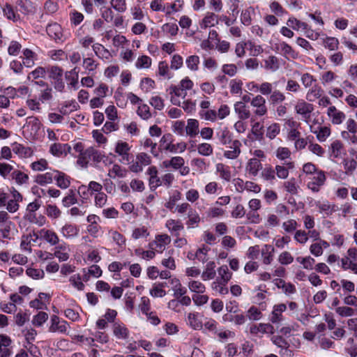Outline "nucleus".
Masks as SVG:
<instances>
[{
	"mask_svg": "<svg viewBox=\"0 0 357 357\" xmlns=\"http://www.w3.org/2000/svg\"><path fill=\"white\" fill-rule=\"evenodd\" d=\"M219 275L220 277L212 283V288L220 294L225 295L229 291L226 285L231 278L232 273L229 269H219Z\"/></svg>",
	"mask_w": 357,
	"mask_h": 357,
	"instance_id": "nucleus-1",
	"label": "nucleus"
},
{
	"mask_svg": "<svg viewBox=\"0 0 357 357\" xmlns=\"http://www.w3.org/2000/svg\"><path fill=\"white\" fill-rule=\"evenodd\" d=\"M295 112L301 116V120L308 126L311 124V115L314 111V105L307 102L303 99H299L294 106Z\"/></svg>",
	"mask_w": 357,
	"mask_h": 357,
	"instance_id": "nucleus-2",
	"label": "nucleus"
},
{
	"mask_svg": "<svg viewBox=\"0 0 357 357\" xmlns=\"http://www.w3.org/2000/svg\"><path fill=\"white\" fill-rule=\"evenodd\" d=\"M273 50L289 61L296 59L299 56L298 52L285 41L275 43Z\"/></svg>",
	"mask_w": 357,
	"mask_h": 357,
	"instance_id": "nucleus-3",
	"label": "nucleus"
},
{
	"mask_svg": "<svg viewBox=\"0 0 357 357\" xmlns=\"http://www.w3.org/2000/svg\"><path fill=\"white\" fill-rule=\"evenodd\" d=\"M23 200V196L15 188L11 187L9 189V195L6 201V208L10 213H15L20 208V202Z\"/></svg>",
	"mask_w": 357,
	"mask_h": 357,
	"instance_id": "nucleus-4",
	"label": "nucleus"
},
{
	"mask_svg": "<svg viewBox=\"0 0 357 357\" xmlns=\"http://www.w3.org/2000/svg\"><path fill=\"white\" fill-rule=\"evenodd\" d=\"M171 243V237L167 234H159L155 236L154 239L149 243L150 249L158 253H162Z\"/></svg>",
	"mask_w": 357,
	"mask_h": 357,
	"instance_id": "nucleus-5",
	"label": "nucleus"
},
{
	"mask_svg": "<svg viewBox=\"0 0 357 357\" xmlns=\"http://www.w3.org/2000/svg\"><path fill=\"white\" fill-rule=\"evenodd\" d=\"M307 179V188L313 192H318L321 187L324 185L326 176L324 171L319 170L314 174L308 176Z\"/></svg>",
	"mask_w": 357,
	"mask_h": 357,
	"instance_id": "nucleus-6",
	"label": "nucleus"
},
{
	"mask_svg": "<svg viewBox=\"0 0 357 357\" xmlns=\"http://www.w3.org/2000/svg\"><path fill=\"white\" fill-rule=\"evenodd\" d=\"M131 146L128 143L119 140L114 145V152L120 158L121 163H128L130 161V151Z\"/></svg>",
	"mask_w": 357,
	"mask_h": 357,
	"instance_id": "nucleus-7",
	"label": "nucleus"
},
{
	"mask_svg": "<svg viewBox=\"0 0 357 357\" xmlns=\"http://www.w3.org/2000/svg\"><path fill=\"white\" fill-rule=\"evenodd\" d=\"M69 327V324L57 315L53 314L51 317L50 326L49 327L50 332L66 334Z\"/></svg>",
	"mask_w": 357,
	"mask_h": 357,
	"instance_id": "nucleus-8",
	"label": "nucleus"
},
{
	"mask_svg": "<svg viewBox=\"0 0 357 357\" xmlns=\"http://www.w3.org/2000/svg\"><path fill=\"white\" fill-rule=\"evenodd\" d=\"M314 205L321 214L326 217H330L338 210L337 205L331 203L327 199L315 201Z\"/></svg>",
	"mask_w": 357,
	"mask_h": 357,
	"instance_id": "nucleus-9",
	"label": "nucleus"
},
{
	"mask_svg": "<svg viewBox=\"0 0 357 357\" xmlns=\"http://www.w3.org/2000/svg\"><path fill=\"white\" fill-rule=\"evenodd\" d=\"M36 233L38 239L45 241L51 246H56L60 243L59 236L52 229L43 228Z\"/></svg>",
	"mask_w": 357,
	"mask_h": 357,
	"instance_id": "nucleus-10",
	"label": "nucleus"
},
{
	"mask_svg": "<svg viewBox=\"0 0 357 357\" xmlns=\"http://www.w3.org/2000/svg\"><path fill=\"white\" fill-rule=\"evenodd\" d=\"M266 103V99L261 95H257L251 100L250 105L255 109V115L262 116L266 114L268 109Z\"/></svg>",
	"mask_w": 357,
	"mask_h": 357,
	"instance_id": "nucleus-11",
	"label": "nucleus"
},
{
	"mask_svg": "<svg viewBox=\"0 0 357 357\" xmlns=\"http://www.w3.org/2000/svg\"><path fill=\"white\" fill-rule=\"evenodd\" d=\"M114 336L118 340H127L130 336V331L127 326L121 321H116L112 325Z\"/></svg>",
	"mask_w": 357,
	"mask_h": 357,
	"instance_id": "nucleus-12",
	"label": "nucleus"
},
{
	"mask_svg": "<svg viewBox=\"0 0 357 357\" xmlns=\"http://www.w3.org/2000/svg\"><path fill=\"white\" fill-rule=\"evenodd\" d=\"M167 91L170 95V101L174 105H181V101L187 96V92L177 85H172Z\"/></svg>",
	"mask_w": 357,
	"mask_h": 357,
	"instance_id": "nucleus-13",
	"label": "nucleus"
},
{
	"mask_svg": "<svg viewBox=\"0 0 357 357\" xmlns=\"http://www.w3.org/2000/svg\"><path fill=\"white\" fill-rule=\"evenodd\" d=\"M41 125L38 117L29 116L26 118V123L24 126V132H28L30 137H34L40 130Z\"/></svg>",
	"mask_w": 357,
	"mask_h": 357,
	"instance_id": "nucleus-14",
	"label": "nucleus"
},
{
	"mask_svg": "<svg viewBox=\"0 0 357 357\" xmlns=\"http://www.w3.org/2000/svg\"><path fill=\"white\" fill-rule=\"evenodd\" d=\"M328 152L330 156L334 159L342 158L346 155V151L342 142L339 139H334L331 142Z\"/></svg>",
	"mask_w": 357,
	"mask_h": 357,
	"instance_id": "nucleus-15",
	"label": "nucleus"
},
{
	"mask_svg": "<svg viewBox=\"0 0 357 357\" xmlns=\"http://www.w3.org/2000/svg\"><path fill=\"white\" fill-rule=\"evenodd\" d=\"M309 128L310 132L316 135V137L319 142H326L331 133V130L329 126H314V125L311 123L309 125Z\"/></svg>",
	"mask_w": 357,
	"mask_h": 357,
	"instance_id": "nucleus-16",
	"label": "nucleus"
},
{
	"mask_svg": "<svg viewBox=\"0 0 357 357\" xmlns=\"http://www.w3.org/2000/svg\"><path fill=\"white\" fill-rule=\"evenodd\" d=\"M326 114L334 125H340L346 119L345 114L337 109L335 106H330L328 107Z\"/></svg>",
	"mask_w": 357,
	"mask_h": 357,
	"instance_id": "nucleus-17",
	"label": "nucleus"
},
{
	"mask_svg": "<svg viewBox=\"0 0 357 357\" xmlns=\"http://www.w3.org/2000/svg\"><path fill=\"white\" fill-rule=\"evenodd\" d=\"M146 173L149 176V185L151 190L154 191L162 185L160 178L158 176V171L155 166H150Z\"/></svg>",
	"mask_w": 357,
	"mask_h": 357,
	"instance_id": "nucleus-18",
	"label": "nucleus"
},
{
	"mask_svg": "<svg viewBox=\"0 0 357 357\" xmlns=\"http://www.w3.org/2000/svg\"><path fill=\"white\" fill-rule=\"evenodd\" d=\"M231 145L227 147V149L225 150L223 153V155L225 158L229 160H235L236 159L241 153V142L235 139L233 140Z\"/></svg>",
	"mask_w": 357,
	"mask_h": 357,
	"instance_id": "nucleus-19",
	"label": "nucleus"
},
{
	"mask_svg": "<svg viewBox=\"0 0 357 357\" xmlns=\"http://www.w3.org/2000/svg\"><path fill=\"white\" fill-rule=\"evenodd\" d=\"M286 310L287 305L284 303L275 305L269 317L270 321L273 324H278L283 321L284 317L282 313Z\"/></svg>",
	"mask_w": 357,
	"mask_h": 357,
	"instance_id": "nucleus-20",
	"label": "nucleus"
},
{
	"mask_svg": "<svg viewBox=\"0 0 357 357\" xmlns=\"http://www.w3.org/2000/svg\"><path fill=\"white\" fill-rule=\"evenodd\" d=\"M70 248L66 243L61 241L55 247L53 257L58 258L60 261H66L69 258Z\"/></svg>",
	"mask_w": 357,
	"mask_h": 357,
	"instance_id": "nucleus-21",
	"label": "nucleus"
},
{
	"mask_svg": "<svg viewBox=\"0 0 357 357\" xmlns=\"http://www.w3.org/2000/svg\"><path fill=\"white\" fill-rule=\"evenodd\" d=\"M343 268H356L357 266V249L351 248L347 250V255L342 259Z\"/></svg>",
	"mask_w": 357,
	"mask_h": 357,
	"instance_id": "nucleus-22",
	"label": "nucleus"
},
{
	"mask_svg": "<svg viewBox=\"0 0 357 357\" xmlns=\"http://www.w3.org/2000/svg\"><path fill=\"white\" fill-rule=\"evenodd\" d=\"M12 340L5 334L0 335V357H10L12 352L10 346Z\"/></svg>",
	"mask_w": 357,
	"mask_h": 357,
	"instance_id": "nucleus-23",
	"label": "nucleus"
},
{
	"mask_svg": "<svg viewBox=\"0 0 357 357\" xmlns=\"http://www.w3.org/2000/svg\"><path fill=\"white\" fill-rule=\"evenodd\" d=\"M165 227L174 236H178L180 232L184 229L181 221L174 219L167 220L165 222Z\"/></svg>",
	"mask_w": 357,
	"mask_h": 357,
	"instance_id": "nucleus-24",
	"label": "nucleus"
},
{
	"mask_svg": "<svg viewBox=\"0 0 357 357\" xmlns=\"http://www.w3.org/2000/svg\"><path fill=\"white\" fill-rule=\"evenodd\" d=\"M261 169L262 164L257 158H250L245 166L246 172L252 176H257Z\"/></svg>",
	"mask_w": 357,
	"mask_h": 357,
	"instance_id": "nucleus-25",
	"label": "nucleus"
},
{
	"mask_svg": "<svg viewBox=\"0 0 357 357\" xmlns=\"http://www.w3.org/2000/svg\"><path fill=\"white\" fill-rule=\"evenodd\" d=\"M218 24V16L213 12H207L199 23L201 29H207Z\"/></svg>",
	"mask_w": 357,
	"mask_h": 357,
	"instance_id": "nucleus-26",
	"label": "nucleus"
},
{
	"mask_svg": "<svg viewBox=\"0 0 357 357\" xmlns=\"http://www.w3.org/2000/svg\"><path fill=\"white\" fill-rule=\"evenodd\" d=\"M36 232L23 235L21 238L20 248L22 250L30 252L33 243H36L38 240Z\"/></svg>",
	"mask_w": 357,
	"mask_h": 357,
	"instance_id": "nucleus-27",
	"label": "nucleus"
},
{
	"mask_svg": "<svg viewBox=\"0 0 357 357\" xmlns=\"http://www.w3.org/2000/svg\"><path fill=\"white\" fill-rule=\"evenodd\" d=\"M79 227L73 224L66 223L60 229V233L66 238H73L78 236Z\"/></svg>",
	"mask_w": 357,
	"mask_h": 357,
	"instance_id": "nucleus-28",
	"label": "nucleus"
},
{
	"mask_svg": "<svg viewBox=\"0 0 357 357\" xmlns=\"http://www.w3.org/2000/svg\"><path fill=\"white\" fill-rule=\"evenodd\" d=\"M12 150L13 153L17 155L20 158H30L33 153L31 148L25 146L18 143H15L13 144Z\"/></svg>",
	"mask_w": 357,
	"mask_h": 357,
	"instance_id": "nucleus-29",
	"label": "nucleus"
},
{
	"mask_svg": "<svg viewBox=\"0 0 357 357\" xmlns=\"http://www.w3.org/2000/svg\"><path fill=\"white\" fill-rule=\"evenodd\" d=\"M56 170H52L44 174H38L36 176L35 181L40 185H46L53 182L55 178Z\"/></svg>",
	"mask_w": 357,
	"mask_h": 357,
	"instance_id": "nucleus-30",
	"label": "nucleus"
},
{
	"mask_svg": "<svg viewBox=\"0 0 357 357\" xmlns=\"http://www.w3.org/2000/svg\"><path fill=\"white\" fill-rule=\"evenodd\" d=\"M215 172L219 177L227 182L230 181L231 178V172L230 167L223 163L219 162L215 165Z\"/></svg>",
	"mask_w": 357,
	"mask_h": 357,
	"instance_id": "nucleus-31",
	"label": "nucleus"
},
{
	"mask_svg": "<svg viewBox=\"0 0 357 357\" xmlns=\"http://www.w3.org/2000/svg\"><path fill=\"white\" fill-rule=\"evenodd\" d=\"M16 9L18 13L23 15H29L33 13L35 7L31 1L29 0H20L17 2Z\"/></svg>",
	"mask_w": 357,
	"mask_h": 357,
	"instance_id": "nucleus-32",
	"label": "nucleus"
},
{
	"mask_svg": "<svg viewBox=\"0 0 357 357\" xmlns=\"http://www.w3.org/2000/svg\"><path fill=\"white\" fill-rule=\"evenodd\" d=\"M273 326L270 324L260 323L250 326V333L254 335H260L271 331Z\"/></svg>",
	"mask_w": 357,
	"mask_h": 357,
	"instance_id": "nucleus-33",
	"label": "nucleus"
},
{
	"mask_svg": "<svg viewBox=\"0 0 357 357\" xmlns=\"http://www.w3.org/2000/svg\"><path fill=\"white\" fill-rule=\"evenodd\" d=\"M216 137L222 145H227L233 142L232 133L227 127L218 130L216 132Z\"/></svg>",
	"mask_w": 357,
	"mask_h": 357,
	"instance_id": "nucleus-34",
	"label": "nucleus"
},
{
	"mask_svg": "<svg viewBox=\"0 0 357 357\" xmlns=\"http://www.w3.org/2000/svg\"><path fill=\"white\" fill-rule=\"evenodd\" d=\"M255 9L249 6L241 11L240 20L244 26H250L252 24V18L255 16Z\"/></svg>",
	"mask_w": 357,
	"mask_h": 357,
	"instance_id": "nucleus-35",
	"label": "nucleus"
},
{
	"mask_svg": "<svg viewBox=\"0 0 357 357\" xmlns=\"http://www.w3.org/2000/svg\"><path fill=\"white\" fill-rule=\"evenodd\" d=\"M272 342L275 345L280 348L282 350L284 349V353H282V351H280L281 355H284L287 352H289V354H287V356H291L293 355L292 351L288 350L289 347H290L289 342L282 336L274 335L272 337Z\"/></svg>",
	"mask_w": 357,
	"mask_h": 357,
	"instance_id": "nucleus-36",
	"label": "nucleus"
},
{
	"mask_svg": "<svg viewBox=\"0 0 357 357\" xmlns=\"http://www.w3.org/2000/svg\"><path fill=\"white\" fill-rule=\"evenodd\" d=\"M69 150L70 146L67 144L54 143L50 147V152L56 157L66 155Z\"/></svg>",
	"mask_w": 357,
	"mask_h": 357,
	"instance_id": "nucleus-37",
	"label": "nucleus"
},
{
	"mask_svg": "<svg viewBox=\"0 0 357 357\" xmlns=\"http://www.w3.org/2000/svg\"><path fill=\"white\" fill-rule=\"evenodd\" d=\"M280 59L273 55L268 56L264 60L263 68L270 72H275L280 68Z\"/></svg>",
	"mask_w": 357,
	"mask_h": 357,
	"instance_id": "nucleus-38",
	"label": "nucleus"
},
{
	"mask_svg": "<svg viewBox=\"0 0 357 357\" xmlns=\"http://www.w3.org/2000/svg\"><path fill=\"white\" fill-rule=\"evenodd\" d=\"M56 185L61 189H67L70 185V178L65 173L56 170L54 178Z\"/></svg>",
	"mask_w": 357,
	"mask_h": 357,
	"instance_id": "nucleus-39",
	"label": "nucleus"
},
{
	"mask_svg": "<svg viewBox=\"0 0 357 357\" xmlns=\"http://www.w3.org/2000/svg\"><path fill=\"white\" fill-rule=\"evenodd\" d=\"M2 11L4 17L8 20L14 22H18L20 20V15L18 11L15 10L13 6L9 3H6L2 6Z\"/></svg>",
	"mask_w": 357,
	"mask_h": 357,
	"instance_id": "nucleus-40",
	"label": "nucleus"
},
{
	"mask_svg": "<svg viewBox=\"0 0 357 357\" xmlns=\"http://www.w3.org/2000/svg\"><path fill=\"white\" fill-rule=\"evenodd\" d=\"M93 147H89L86 149L80 151L77 160V163L82 167H86L90 161H91V155Z\"/></svg>",
	"mask_w": 357,
	"mask_h": 357,
	"instance_id": "nucleus-41",
	"label": "nucleus"
},
{
	"mask_svg": "<svg viewBox=\"0 0 357 357\" xmlns=\"http://www.w3.org/2000/svg\"><path fill=\"white\" fill-rule=\"evenodd\" d=\"M47 34L55 40H61L62 38V28L57 23L50 24L46 28Z\"/></svg>",
	"mask_w": 357,
	"mask_h": 357,
	"instance_id": "nucleus-42",
	"label": "nucleus"
},
{
	"mask_svg": "<svg viewBox=\"0 0 357 357\" xmlns=\"http://www.w3.org/2000/svg\"><path fill=\"white\" fill-rule=\"evenodd\" d=\"M92 47L94 53L98 58L106 61H109L112 58L110 52L102 45L95 43L92 45Z\"/></svg>",
	"mask_w": 357,
	"mask_h": 357,
	"instance_id": "nucleus-43",
	"label": "nucleus"
},
{
	"mask_svg": "<svg viewBox=\"0 0 357 357\" xmlns=\"http://www.w3.org/2000/svg\"><path fill=\"white\" fill-rule=\"evenodd\" d=\"M199 123L197 119H189L185 126L186 135L190 137H195L199 133Z\"/></svg>",
	"mask_w": 357,
	"mask_h": 357,
	"instance_id": "nucleus-44",
	"label": "nucleus"
},
{
	"mask_svg": "<svg viewBox=\"0 0 357 357\" xmlns=\"http://www.w3.org/2000/svg\"><path fill=\"white\" fill-rule=\"evenodd\" d=\"M127 170L118 164H113L112 167L108 170L107 176L112 178H125L127 175Z\"/></svg>",
	"mask_w": 357,
	"mask_h": 357,
	"instance_id": "nucleus-45",
	"label": "nucleus"
},
{
	"mask_svg": "<svg viewBox=\"0 0 357 357\" xmlns=\"http://www.w3.org/2000/svg\"><path fill=\"white\" fill-rule=\"evenodd\" d=\"M29 176L21 170L17 169L15 168L11 176L10 179L13 181L16 184L19 185H22L24 184H26L29 181Z\"/></svg>",
	"mask_w": 357,
	"mask_h": 357,
	"instance_id": "nucleus-46",
	"label": "nucleus"
},
{
	"mask_svg": "<svg viewBox=\"0 0 357 357\" xmlns=\"http://www.w3.org/2000/svg\"><path fill=\"white\" fill-rule=\"evenodd\" d=\"M22 54L23 56H22V58L23 64L27 68L32 67L34 65V61L37 59L36 54L27 48L23 50Z\"/></svg>",
	"mask_w": 357,
	"mask_h": 357,
	"instance_id": "nucleus-47",
	"label": "nucleus"
},
{
	"mask_svg": "<svg viewBox=\"0 0 357 357\" xmlns=\"http://www.w3.org/2000/svg\"><path fill=\"white\" fill-rule=\"evenodd\" d=\"M79 107L78 104L74 100L65 101L59 107V112L62 115H68L71 112L76 111Z\"/></svg>",
	"mask_w": 357,
	"mask_h": 357,
	"instance_id": "nucleus-48",
	"label": "nucleus"
},
{
	"mask_svg": "<svg viewBox=\"0 0 357 357\" xmlns=\"http://www.w3.org/2000/svg\"><path fill=\"white\" fill-rule=\"evenodd\" d=\"M188 323L194 330H200L203 327V324L198 312L189 313L188 315Z\"/></svg>",
	"mask_w": 357,
	"mask_h": 357,
	"instance_id": "nucleus-49",
	"label": "nucleus"
},
{
	"mask_svg": "<svg viewBox=\"0 0 357 357\" xmlns=\"http://www.w3.org/2000/svg\"><path fill=\"white\" fill-rule=\"evenodd\" d=\"M234 107L235 112L238 114L240 119H248L250 117V111L247 109V107L243 102H236L234 104Z\"/></svg>",
	"mask_w": 357,
	"mask_h": 357,
	"instance_id": "nucleus-50",
	"label": "nucleus"
},
{
	"mask_svg": "<svg viewBox=\"0 0 357 357\" xmlns=\"http://www.w3.org/2000/svg\"><path fill=\"white\" fill-rule=\"evenodd\" d=\"M78 73L79 70L77 68L75 67L70 71L68 72L66 75V79L68 82V85L74 89H77L79 87Z\"/></svg>",
	"mask_w": 357,
	"mask_h": 357,
	"instance_id": "nucleus-51",
	"label": "nucleus"
},
{
	"mask_svg": "<svg viewBox=\"0 0 357 357\" xmlns=\"http://www.w3.org/2000/svg\"><path fill=\"white\" fill-rule=\"evenodd\" d=\"M150 234L148 227L144 225H139L135 227L132 231L131 237L134 240L146 238Z\"/></svg>",
	"mask_w": 357,
	"mask_h": 357,
	"instance_id": "nucleus-52",
	"label": "nucleus"
},
{
	"mask_svg": "<svg viewBox=\"0 0 357 357\" xmlns=\"http://www.w3.org/2000/svg\"><path fill=\"white\" fill-rule=\"evenodd\" d=\"M274 248L271 245H265L261 249V257L264 265L271 264L273 259Z\"/></svg>",
	"mask_w": 357,
	"mask_h": 357,
	"instance_id": "nucleus-53",
	"label": "nucleus"
},
{
	"mask_svg": "<svg viewBox=\"0 0 357 357\" xmlns=\"http://www.w3.org/2000/svg\"><path fill=\"white\" fill-rule=\"evenodd\" d=\"M344 351L351 357L357 356V342L353 337L347 339L344 346Z\"/></svg>",
	"mask_w": 357,
	"mask_h": 357,
	"instance_id": "nucleus-54",
	"label": "nucleus"
},
{
	"mask_svg": "<svg viewBox=\"0 0 357 357\" xmlns=\"http://www.w3.org/2000/svg\"><path fill=\"white\" fill-rule=\"evenodd\" d=\"M337 77L338 76L334 72L328 70L321 73L319 79L324 86H327L331 85Z\"/></svg>",
	"mask_w": 357,
	"mask_h": 357,
	"instance_id": "nucleus-55",
	"label": "nucleus"
},
{
	"mask_svg": "<svg viewBox=\"0 0 357 357\" xmlns=\"http://www.w3.org/2000/svg\"><path fill=\"white\" fill-rule=\"evenodd\" d=\"M243 83L239 79H233L229 82V87L232 95L241 96L243 92Z\"/></svg>",
	"mask_w": 357,
	"mask_h": 357,
	"instance_id": "nucleus-56",
	"label": "nucleus"
},
{
	"mask_svg": "<svg viewBox=\"0 0 357 357\" xmlns=\"http://www.w3.org/2000/svg\"><path fill=\"white\" fill-rule=\"evenodd\" d=\"M261 176L263 180L273 184L275 181V171L271 166H266L261 171Z\"/></svg>",
	"mask_w": 357,
	"mask_h": 357,
	"instance_id": "nucleus-57",
	"label": "nucleus"
},
{
	"mask_svg": "<svg viewBox=\"0 0 357 357\" xmlns=\"http://www.w3.org/2000/svg\"><path fill=\"white\" fill-rule=\"evenodd\" d=\"M158 73L160 76L165 79H169L173 77V74L169 70V65L165 61H161L158 63Z\"/></svg>",
	"mask_w": 357,
	"mask_h": 357,
	"instance_id": "nucleus-58",
	"label": "nucleus"
},
{
	"mask_svg": "<svg viewBox=\"0 0 357 357\" xmlns=\"http://www.w3.org/2000/svg\"><path fill=\"white\" fill-rule=\"evenodd\" d=\"M15 167L9 163L0 161V176L4 179H10Z\"/></svg>",
	"mask_w": 357,
	"mask_h": 357,
	"instance_id": "nucleus-59",
	"label": "nucleus"
},
{
	"mask_svg": "<svg viewBox=\"0 0 357 357\" xmlns=\"http://www.w3.org/2000/svg\"><path fill=\"white\" fill-rule=\"evenodd\" d=\"M186 149V144L185 142H178L176 144L167 143L164 146V150L173 153H181L185 151Z\"/></svg>",
	"mask_w": 357,
	"mask_h": 357,
	"instance_id": "nucleus-60",
	"label": "nucleus"
},
{
	"mask_svg": "<svg viewBox=\"0 0 357 357\" xmlns=\"http://www.w3.org/2000/svg\"><path fill=\"white\" fill-rule=\"evenodd\" d=\"M152 59L146 55H142L137 58L135 62V67L137 69H148L151 67Z\"/></svg>",
	"mask_w": 357,
	"mask_h": 357,
	"instance_id": "nucleus-61",
	"label": "nucleus"
},
{
	"mask_svg": "<svg viewBox=\"0 0 357 357\" xmlns=\"http://www.w3.org/2000/svg\"><path fill=\"white\" fill-rule=\"evenodd\" d=\"M323 91L318 85L313 86L307 93L306 99L313 102L316 99H319L321 96Z\"/></svg>",
	"mask_w": 357,
	"mask_h": 357,
	"instance_id": "nucleus-62",
	"label": "nucleus"
},
{
	"mask_svg": "<svg viewBox=\"0 0 357 357\" xmlns=\"http://www.w3.org/2000/svg\"><path fill=\"white\" fill-rule=\"evenodd\" d=\"M45 213L48 218L52 220L59 218L61 215V210L54 204H47Z\"/></svg>",
	"mask_w": 357,
	"mask_h": 357,
	"instance_id": "nucleus-63",
	"label": "nucleus"
},
{
	"mask_svg": "<svg viewBox=\"0 0 357 357\" xmlns=\"http://www.w3.org/2000/svg\"><path fill=\"white\" fill-rule=\"evenodd\" d=\"M199 57L197 55L189 56L185 59L186 66L191 71H197L199 69Z\"/></svg>",
	"mask_w": 357,
	"mask_h": 357,
	"instance_id": "nucleus-64",
	"label": "nucleus"
}]
</instances>
